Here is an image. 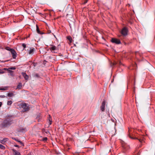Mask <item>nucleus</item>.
<instances>
[{"instance_id": "dca6fc26", "label": "nucleus", "mask_w": 155, "mask_h": 155, "mask_svg": "<svg viewBox=\"0 0 155 155\" xmlns=\"http://www.w3.org/2000/svg\"><path fill=\"white\" fill-rule=\"evenodd\" d=\"M48 120L49 121V125H51L52 124V119L51 118V117L49 115V117L48 118Z\"/></svg>"}, {"instance_id": "4c0bfd02", "label": "nucleus", "mask_w": 155, "mask_h": 155, "mask_svg": "<svg viewBox=\"0 0 155 155\" xmlns=\"http://www.w3.org/2000/svg\"><path fill=\"white\" fill-rule=\"evenodd\" d=\"M119 64L120 65H121L122 64V63L120 61L119 62Z\"/></svg>"}, {"instance_id": "393cba45", "label": "nucleus", "mask_w": 155, "mask_h": 155, "mask_svg": "<svg viewBox=\"0 0 155 155\" xmlns=\"http://www.w3.org/2000/svg\"><path fill=\"white\" fill-rule=\"evenodd\" d=\"M22 46L24 48V49H25L26 47V45L25 44V43H23L22 44Z\"/></svg>"}, {"instance_id": "473e14b6", "label": "nucleus", "mask_w": 155, "mask_h": 155, "mask_svg": "<svg viewBox=\"0 0 155 155\" xmlns=\"http://www.w3.org/2000/svg\"><path fill=\"white\" fill-rule=\"evenodd\" d=\"M2 105V102H0V107H1Z\"/></svg>"}, {"instance_id": "7c9ffc66", "label": "nucleus", "mask_w": 155, "mask_h": 155, "mask_svg": "<svg viewBox=\"0 0 155 155\" xmlns=\"http://www.w3.org/2000/svg\"><path fill=\"white\" fill-rule=\"evenodd\" d=\"M9 69H8V72L10 73H12V71L10 70H9Z\"/></svg>"}, {"instance_id": "f257e3e1", "label": "nucleus", "mask_w": 155, "mask_h": 155, "mask_svg": "<svg viewBox=\"0 0 155 155\" xmlns=\"http://www.w3.org/2000/svg\"><path fill=\"white\" fill-rule=\"evenodd\" d=\"M13 123V120L10 118H7L2 123L1 126L2 127H6L10 126Z\"/></svg>"}, {"instance_id": "4468645a", "label": "nucleus", "mask_w": 155, "mask_h": 155, "mask_svg": "<svg viewBox=\"0 0 155 155\" xmlns=\"http://www.w3.org/2000/svg\"><path fill=\"white\" fill-rule=\"evenodd\" d=\"M36 31H37V32L39 34L42 35L44 33H42L40 31V30L39 29V27L37 25H36Z\"/></svg>"}, {"instance_id": "6e6552de", "label": "nucleus", "mask_w": 155, "mask_h": 155, "mask_svg": "<svg viewBox=\"0 0 155 155\" xmlns=\"http://www.w3.org/2000/svg\"><path fill=\"white\" fill-rule=\"evenodd\" d=\"M122 145L123 148L126 150H127L130 148L129 146L124 142H122Z\"/></svg>"}, {"instance_id": "5701e85b", "label": "nucleus", "mask_w": 155, "mask_h": 155, "mask_svg": "<svg viewBox=\"0 0 155 155\" xmlns=\"http://www.w3.org/2000/svg\"><path fill=\"white\" fill-rule=\"evenodd\" d=\"M14 140H15L16 141H18V142H20V143H21V145H23V143L22 142H21V141H19V140H18L16 139L15 138H14Z\"/></svg>"}, {"instance_id": "4be33fe9", "label": "nucleus", "mask_w": 155, "mask_h": 155, "mask_svg": "<svg viewBox=\"0 0 155 155\" xmlns=\"http://www.w3.org/2000/svg\"><path fill=\"white\" fill-rule=\"evenodd\" d=\"M25 128H21L20 129V131H19L20 132H25Z\"/></svg>"}, {"instance_id": "f8f14e48", "label": "nucleus", "mask_w": 155, "mask_h": 155, "mask_svg": "<svg viewBox=\"0 0 155 155\" xmlns=\"http://www.w3.org/2000/svg\"><path fill=\"white\" fill-rule=\"evenodd\" d=\"M8 140V139L7 138H5L3 139L2 140H1L0 141V142L1 143H2L3 144H4Z\"/></svg>"}, {"instance_id": "cd10ccee", "label": "nucleus", "mask_w": 155, "mask_h": 155, "mask_svg": "<svg viewBox=\"0 0 155 155\" xmlns=\"http://www.w3.org/2000/svg\"><path fill=\"white\" fill-rule=\"evenodd\" d=\"M87 1H88V0H84V2L83 3V4H85L87 2Z\"/></svg>"}, {"instance_id": "c756f323", "label": "nucleus", "mask_w": 155, "mask_h": 155, "mask_svg": "<svg viewBox=\"0 0 155 155\" xmlns=\"http://www.w3.org/2000/svg\"><path fill=\"white\" fill-rule=\"evenodd\" d=\"M0 97H1V98H5V96L4 95H0Z\"/></svg>"}, {"instance_id": "412c9836", "label": "nucleus", "mask_w": 155, "mask_h": 155, "mask_svg": "<svg viewBox=\"0 0 155 155\" xmlns=\"http://www.w3.org/2000/svg\"><path fill=\"white\" fill-rule=\"evenodd\" d=\"M0 148L2 149H5V147L3 145L0 144Z\"/></svg>"}, {"instance_id": "72a5a7b5", "label": "nucleus", "mask_w": 155, "mask_h": 155, "mask_svg": "<svg viewBox=\"0 0 155 155\" xmlns=\"http://www.w3.org/2000/svg\"><path fill=\"white\" fill-rule=\"evenodd\" d=\"M14 146H15V147H19V146L18 145H14Z\"/></svg>"}, {"instance_id": "f704fd0d", "label": "nucleus", "mask_w": 155, "mask_h": 155, "mask_svg": "<svg viewBox=\"0 0 155 155\" xmlns=\"http://www.w3.org/2000/svg\"><path fill=\"white\" fill-rule=\"evenodd\" d=\"M74 155H79V154L78 153H75Z\"/></svg>"}, {"instance_id": "7ed1b4c3", "label": "nucleus", "mask_w": 155, "mask_h": 155, "mask_svg": "<svg viewBox=\"0 0 155 155\" xmlns=\"http://www.w3.org/2000/svg\"><path fill=\"white\" fill-rule=\"evenodd\" d=\"M128 32V29L127 28L124 27L122 29L121 33L123 36H125L127 35Z\"/></svg>"}, {"instance_id": "bb28decb", "label": "nucleus", "mask_w": 155, "mask_h": 155, "mask_svg": "<svg viewBox=\"0 0 155 155\" xmlns=\"http://www.w3.org/2000/svg\"><path fill=\"white\" fill-rule=\"evenodd\" d=\"M34 77L38 78H39L40 76L38 74H35L34 75Z\"/></svg>"}, {"instance_id": "423d86ee", "label": "nucleus", "mask_w": 155, "mask_h": 155, "mask_svg": "<svg viewBox=\"0 0 155 155\" xmlns=\"http://www.w3.org/2000/svg\"><path fill=\"white\" fill-rule=\"evenodd\" d=\"M129 137L131 139H137L139 140V141L141 143H143V142L144 141V137H142L140 138H138L137 137H131L129 135Z\"/></svg>"}, {"instance_id": "a878e982", "label": "nucleus", "mask_w": 155, "mask_h": 155, "mask_svg": "<svg viewBox=\"0 0 155 155\" xmlns=\"http://www.w3.org/2000/svg\"><path fill=\"white\" fill-rule=\"evenodd\" d=\"M48 138L47 137H45L43 138L42 140L43 141H46L47 140Z\"/></svg>"}, {"instance_id": "1a4fd4ad", "label": "nucleus", "mask_w": 155, "mask_h": 155, "mask_svg": "<svg viewBox=\"0 0 155 155\" xmlns=\"http://www.w3.org/2000/svg\"><path fill=\"white\" fill-rule=\"evenodd\" d=\"M12 57L14 59H16L17 57V53L14 49H13L12 51H11V52Z\"/></svg>"}, {"instance_id": "a19ab883", "label": "nucleus", "mask_w": 155, "mask_h": 155, "mask_svg": "<svg viewBox=\"0 0 155 155\" xmlns=\"http://www.w3.org/2000/svg\"><path fill=\"white\" fill-rule=\"evenodd\" d=\"M31 155V154H28V155Z\"/></svg>"}, {"instance_id": "c85d7f7f", "label": "nucleus", "mask_w": 155, "mask_h": 155, "mask_svg": "<svg viewBox=\"0 0 155 155\" xmlns=\"http://www.w3.org/2000/svg\"><path fill=\"white\" fill-rule=\"evenodd\" d=\"M6 90V88H0V90H1L5 91Z\"/></svg>"}, {"instance_id": "c9c22d12", "label": "nucleus", "mask_w": 155, "mask_h": 155, "mask_svg": "<svg viewBox=\"0 0 155 155\" xmlns=\"http://www.w3.org/2000/svg\"><path fill=\"white\" fill-rule=\"evenodd\" d=\"M102 39H103V40H104V41L105 40V38H104L103 37V36H102Z\"/></svg>"}, {"instance_id": "2f4dec72", "label": "nucleus", "mask_w": 155, "mask_h": 155, "mask_svg": "<svg viewBox=\"0 0 155 155\" xmlns=\"http://www.w3.org/2000/svg\"><path fill=\"white\" fill-rule=\"evenodd\" d=\"M33 64L35 67L36 66V64L35 63H33Z\"/></svg>"}, {"instance_id": "0eeeda50", "label": "nucleus", "mask_w": 155, "mask_h": 155, "mask_svg": "<svg viewBox=\"0 0 155 155\" xmlns=\"http://www.w3.org/2000/svg\"><path fill=\"white\" fill-rule=\"evenodd\" d=\"M106 104V101L105 100H103L101 103V105L100 107L101 110L102 112H103L105 110V105Z\"/></svg>"}, {"instance_id": "39448f33", "label": "nucleus", "mask_w": 155, "mask_h": 155, "mask_svg": "<svg viewBox=\"0 0 155 155\" xmlns=\"http://www.w3.org/2000/svg\"><path fill=\"white\" fill-rule=\"evenodd\" d=\"M49 49L53 53H55V51L57 49V47L53 45H50V47L49 48Z\"/></svg>"}, {"instance_id": "9b49d317", "label": "nucleus", "mask_w": 155, "mask_h": 155, "mask_svg": "<svg viewBox=\"0 0 155 155\" xmlns=\"http://www.w3.org/2000/svg\"><path fill=\"white\" fill-rule=\"evenodd\" d=\"M22 74L25 80H28V76L25 73L22 72Z\"/></svg>"}, {"instance_id": "20e7f679", "label": "nucleus", "mask_w": 155, "mask_h": 155, "mask_svg": "<svg viewBox=\"0 0 155 155\" xmlns=\"http://www.w3.org/2000/svg\"><path fill=\"white\" fill-rule=\"evenodd\" d=\"M111 41L112 43H115L116 44H121L120 41L119 39L115 38H112Z\"/></svg>"}, {"instance_id": "b1692460", "label": "nucleus", "mask_w": 155, "mask_h": 155, "mask_svg": "<svg viewBox=\"0 0 155 155\" xmlns=\"http://www.w3.org/2000/svg\"><path fill=\"white\" fill-rule=\"evenodd\" d=\"M15 69H16V68L15 67H10L8 68V69H9L10 70H15Z\"/></svg>"}, {"instance_id": "aec40b11", "label": "nucleus", "mask_w": 155, "mask_h": 155, "mask_svg": "<svg viewBox=\"0 0 155 155\" xmlns=\"http://www.w3.org/2000/svg\"><path fill=\"white\" fill-rule=\"evenodd\" d=\"M12 102L11 101H9L7 102V104L10 105L12 104Z\"/></svg>"}, {"instance_id": "ddd939ff", "label": "nucleus", "mask_w": 155, "mask_h": 155, "mask_svg": "<svg viewBox=\"0 0 155 155\" xmlns=\"http://www.w3.org/2000/svg\"><path fill=\"white\" fill-rule=\"evenodd\" d=\"M12 150L14 155H21L20 153L17 151L15 150Z\"/></svg>"}, {"instance_id": "a211bd4d", "label": "nucleus", "mask_w": 155, "mask_h": 155, "mask_svg": "<svg viewBox=\"0 0 155 155\" xmlns=\"http://www.w3.org/2000/svg\"><path fill=\"white\" fill-rule=\"evenodd\" d=\"M21 87H22V84L21 83H20L18 85L17 88L16 89H17V88H18V89H21Z\"/></svg>"}, {"instance_id": "9d476101", "label": "nucleus", "mask_w": 155, "mask_h": 155, "mask_svg": "<svg viewBox=\"0 0 155 155\" xmlns=\"http://www.w3.org/2000/svg\"><path fill=\"white\" fill-rule=\"evenodd\" d=\"M35 51V48H31L28 51V53L29 54H33Z\"/></svg>"}, {"instance_id": "f03ea898", "label": "nucleus", "mask_w": 155, "mask_h": 155, "mask_svg": "<svg viewBox=\"0 0 155 155\" xmlns=\"http://www.w3.org/2000/svg\"><path fill=\"white\" fill-rule=\"evenodd\" d=\"M20 107L23 108L22 110V112L28 111L29 110V108L27 106L25 103L21 104H20Z\"/></svg>"}, {"instance_id": "e433bc0d", "label": "nucleus", "mask_w": 155, "mask_h": 155, "mask_svg": "<svg viewBox=\"0 0 155 155\" xmlns=\"http://www.w3.org/2000/svg\"><path fill=\"white\" fill-rule=\"evenodd\" d=\"M4 72L3 71H0V74H3Z\"/></svg>"}, {"instance_id": "f3484780", "label": "nucleus", "mask_w": 155, "mask_h": 155, "mask_svg": "<svg viewBox=\"0 0 155 155\" xmlns=\"http://www.w3.org/2000/svg\"><path fill=\"white\" fill-rule=\"evenodd\" d=\"M5 49L6 50L10 51V52H11V51H12L13 49V48H11L9 47H5Z\"/></svg>"}, {"instance_id": "6ab92c4d", "label": "nucleus", "mask_w": 155, "mask_h": 155, "mask_svg": "<svg viewBox=\"0 0 155 155\" xmlns=\"http://www.w3.org/2000/svg\"><path fill=\"white\" fill-rule=\"evenodd\" d=\"M8 97H11L14 95V94L12 93H8L7 95Z\"/></svg>"}, {"instance_id": "ea45409f", "label": "nucleus", "mask_w": 155, "mask_h": 155, "mask_svg": "<svg viewBox=\"0 0 155 155\" xmlns=\"http://www.w3.org/2000/svg\"><path fill=\"white\" fill-rule=\"evenodd\" d=\"M142 144H141V145H140V146H139V147H141V146H142Z\"/></svg>"}, {"instance_id": "2eb2a0df", "label": "nucleus", "mask_w": 155, "mask_h": 155, "mask_svg": "<svg viewBox=\"0 0 155 155\" xmlns=\"http://www.w3.org/2000/svg\"><path fill=\"white\" fill-rule=\"evenodd\" d=\"M68 40L69 41L70 43H71L72 42V39L71 37L70 36H68L67 38Z\"/></svg>"}, {"instance_id": "58836bf2", "label": "nucleus", "mask_w": 155, "mask_h": 155, "mask_svg": "<svg viewBox=\"0 0 155 155\" xmlns=\"http://www.w3.org/2000/svg\"><path fill=\"white\" fill-rule=\"evenodd\" d=\"M69 26H70V28L71 29V25L69 24Z\"/></svg>"}]
</instances>
